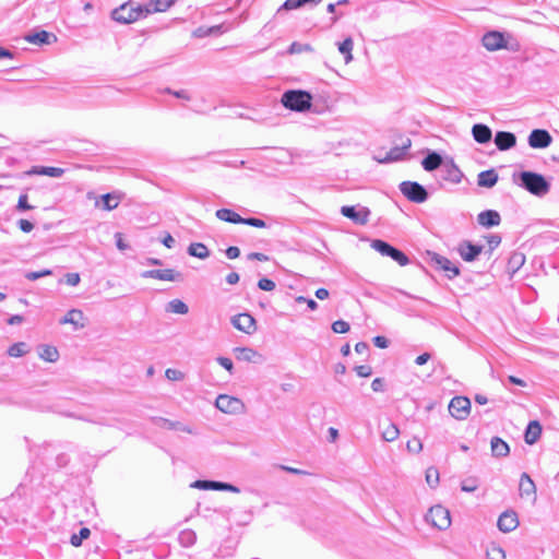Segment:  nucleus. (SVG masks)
<instances>
[{
  "label": "nucleus",
  "mask_w": 559,
  "mask_h": 559,
  "mask_svg": "<svg viewBox=\"0 0 559 559\" xmlns=\"http://www.w3.org/2000/svg\"><path fill=\"white\" fill-rule=\"evenodd\" d=\"M282 105L296 112H306L312 105V95L305 90H287L282 94Z\"/></svg>",
  "instance_id": "nucleus-1"
},
{
  "label": "nucleus",
  "mask_w": 559,
  "mask_h": 559,
  "mask_svg": "<svg viewBox=\"0 0 559 559\" xmlns=\"http://www.w3.org/2000/svg\"><path fill=\"white\" fill-rule=\"evenodd\" d=\"M519 185L537 197H543L550 190L549 181L542 174L531 170H524L519 174Z\"/></svg>",
  "instance_id": "nucleus-2"
},
{
  "label": "nucleus",
  "mask_w": 559,
  "mask_h": 559,
  "mask_svg": "<svg viewBox=\"0 0 559 559\" xmlns=\"http://www.w3.org/2000/svg\"><path fill=\"white\" fill-rule=\"evenodd\" d=\"M147 16V10L133 1L126 2L111 12V19L120 24H130Z\"/></svg>",
  "instance_id": "nucleus-3"
},
{
  "label": "nucleus",
  "mask_w": 559,
  "mask_h": 559,
  "mask_svg": "<svg viewBox=\"0 0 559 559\" xmlns=\"http://www.w3.org/2000/svg\"><path fill=\"white\" fill-rule=\"evenodd\" d=\"M371 248L383 257H390L401 266H405L409 263L408 257L403 251L393 247L392 245L382 239H373L371 241Z\"/></svg>",
  "instance_id": "nucleus-4"
},
{
  "label": "nucleus",
  "mask_w": 559,
  "mask_h": 559,
  "mask_svg": "<svg viewBox=\"0 0 559 559\" xmlns=\"http://www.w3.org/2000/svg\"><path fill=\"white\" fill-rule=\"evenodd\" d=\"M426 521L433 527L447 530L451 525L450 511L440 504L433 506L426 514Z\"/></svg>",
  "instance_id": "nucleus-5"
},
{
  "label": "nucleus",
  "mask_w": 559,
  "mask_h": 559,
  "mask_svg": "<svg viewBox=\"0 0 559 559\" xmlns=\"http://www.w3.org/2000/svg\"><path fill=\"white\" fill-rule=\"evenodd\" d=\"M400 191L407 200L415 203H423L429 197L426 188L416 181H403L400 185Z\"/></svg>",
  "instance_id": "nucleus-6"
},
{
  "label": "nucleus",
  "mask_w": 559,
  "mask_h": 559,
  "mask_svg": "<svg viewBox=\"0 0 559 559\" xmlns=\"http://www.w3.org/2000/svg\"><path fill=\"white\" fill-rule=\"evenodd\" d=\"M341 214L350 219L354 224L364 226L369 222L370 210L361 204L356 205H343L341 207Z\"/></svg>",
  "instance_id": "nucleus-7"
},
{
  "label": "nucleus",
  "mask_w": 559,
  "mask_h": 559,
  "mask_svg": "<svg viewBox=\"0 0 559 559\" xmlns=\"http://www.w3.org/2000/svg\"><path fill=\"white\" fill-rule=\"evenodd\" d=\"M450 414L459 420H464L471 413V401L466 396H454L449 404Z\"/></svg>",
  "instance_id": "nucleus-8"
},
{
  "label": "nucleus",
  "mask_w": 559,
  "mask_h": 559,
  "mask_svg": "<svg viewBox=\"0 0 559 559\" xmlns=\"http://www.w3.org/2000/svg\"><path fill=\"white\" fill-rule=\"evenodd\" d=\"M412 142L408 138H405L400 145L393 146L389 152L384 154L382 157H378V162L382 164L399 162L404 158L408 148L411 147Z\"/></svg>",
  "instance_id": "nucleus-9"
},
{
  "label": "nucleus",
  "mask_w": 559,
  "mask_h": 559,
  "mask_svg": "<svg viewBox=\"0 0 559 559\" xmlns=\"http://www.w3.org/2000/svg\"><path fill=\"white\" fill-rule=\"evenodd\" d=\"M483 46L489 51L507 48L504 34L499 31L487 32L481 39Z\"/></svg>",
  "instance_id": "nucleus-10"
},
{
  "label": "nucleus",
  "mask_w": 559,
  "mask_h": 559,
  "mask_svg": "<svg viewBox=\"0 0 559 559\" xmlns=\"http://www.w3.org/2000/svg\"><path fill=\"white\" fill-rule=\"evenodd\" d=\"M193 488L202 489V490H218V491H230V492H239L240 489L233 484L217 481V480H207V479H199L192 484Z\"/></svg>",
  "instance_id": "nucleus-11"
},
{
  "label": "nucleus",
  "mask_w": 559,
  "mask_h": 559,
  "mask_svg": "<svg viewBox=\"0 0 559 559\" xmlns=\"http://www.w3.org/2000/svg\"><path fill=\"white\" fill-rule=\"evenodd\" d=\"M431 262L437 269L444 271L447 277L450 280L460 275V267L443 255L433 253L431 257Z\"/></svg>",
  "instance_id": "nucleus-12"
},
{
  "label": "nucleus",
  "mask_w": 559,
  "mask_h": 559,
  "mask_svg": "<svg viewBox=\"0 0 559 559\" xmlns=\"http://www.w3.org/2000/svg\"><path fill=\"white\" fill-rule=\"evenodd\" d=\"M527 142L532 148H546L551 144L552 138L545 129H534L530 133Z\"/></svg>",
  "instance_id": "nucleus-13"
},
{
  "label": "nucleus",
  "mask_w": 559,
  "mask_h": 559,
  "mask_svg": "<svg viewBox=\"0 0 559 559\" xmlns=\"http://www.w3.org/2000/svg\"><path fill=\"white\" fill-rule=\"evenodd\" d=\"M483 251V246L474 245L469 240H462L457 245V252L460 257L466 262L475 261Z\"/></svg>",
  "instance_id": "nucleus-14"
},
{
  "label": "nucleus",
  "mask_w": 559,
  "mask_h": 559,
  "mask_svg": "<svg viewBox=\"0 0 559 559\" xmlns=\"http://www.w3.org/2000/svg\"><path fill=\"white\" fill-rule=\"evenodd\" d=\"M215 406L223 413L234 414L241 409L242 403L237 397L221 394L215 401Z\"/></svg>",
  "instance_id": "nucleus-15"
},
{
  "label": "nucleus",
  "mask_w": 559,
  "mask_h": 559,
  "mask_svg": "<svg viewBox=\"0 0 559 559\" xmlns=\"http://www.w3.org/2000/svg\"><path fill=\"white\" fill-rule=\"evenodd\" d=\"M231 324L237 330L247 334H252L257 330L255 319L249 313H239L234 316L231 318Z\"/></svg>",
  "instance_id": "nucleus-16"
},
{
  "label": "nucleus",
  "mask_w": 559,
  "mask_h": 559,
  "mask_svg": "<svg viewBox=\"0 0 559 559\" xmlns=\"http://www.w3.org/2000/svg\"><path fill=\"white\" fill-rule=\"evenodd\" d=\"M498 528L503 533H510L519 526V518L515 511H504L498 519Z\"/></svg>",
  "instance_id": "nucleus-17"
},
{
  "label": "nucleus",
  "mask_w": 559,
  "mask_h": 559,
  "mask_svg": "<svg viewBox=\"0 0 559 559\" xmlns=\"http://www.w3.org/2000/svg\"><path fill=\"white\" fill-rule=\"evenodd\" d=\"M493 142L498 150L500 151H508L515 146L516 144V136L512 132L508 131H498L495 134Z\"/></svg>",
  "instance_id": "nucleus-18"
},
{
  "label": "nucleus",
  "mask_w": 559,
  "mask_h": 559,
  "mask_svg": "<svg viewBox=\"0 0 559 559\" xmlns=\"http://www.w3.org/2000/svg\"><path fill=\"white\" fill-rule=\"evenodd\" d=\"M25 39L31 44L43 46L57 41V36L46 31H39L27 34Z\"/></svg>",
  "instance_id": "nucleus-19"
},
{
  "label": "nucleus",
  "mask_w": 559,
  "mask_h": 559,
  "mask_svg": "<svg viewBox=\"0 0 559 559\" xmlns=\"http://www.w3.org/2000/svg\"><path fill=\"white\" fill-rule=\"evenodd\" d=\"M152 421L155 426H157L159 428H164V429H168V430H179V431L187 432V433H193V430L189 426L183 425L180 421H173V420H169V419L163 418V417H153Z\"/></svg>",
  "instance_id": "nucleus-20"
},
{
  "label": "nucleus",
  "mask_w": 559,
  "mask_h": 559,
  "mask_svg": "<svg viewBox=\"0 0 559 559\" xmlns=\"http://www.w3.org/2000/svg\"><path fill=\"white\" fill-rule=\"evenodd\" d=\"M477 222L483 227L491 228L500 224L501 216L495 210H486L478 214Z\"/></svg>",
  "instance_id": "nucleus-21"
},
{
  "label": "nucleus",
  "mask_w": 559,
  "mask_h": 559,
  "mask_svg": "<svg viewBox=\"0 0 559 559\" xmlns=\"http://www.w3.org/2000/svg\"><path fill=\"white\" fill-rule=\"evenodd\" d=\"M84 316L83 312L79 309H71L69 310L63 318L60 319V324H72L73 330L78 331L84 328V323L81 321L83 320Z\"/></svg>",
  "instance_id": "nucleus-22"
},
{
  "label": "nucleus",
  "mask_w": 559,
  "mask_h": 559,
  "mask_svg": "<svg viewBox=\"0 0 559 559\" xmlns=\"http://www.w3.org/2000/svg\"><path fill=\"white\" fill-rule=\"evenodd\" d=\"M472 134L477 143H488L492 138L491 129L484 123H475L472 128Z\"/></svg>",
  "instance_id": "nucleus-23"
},
{
  "label": "nucleus",
  "mask_w": 559,
  "mask_h": 559,
  "mask_svg": "<svg viewBox=\"0 0 559 559\" xmlns=\"http://www.w3.org/2000/svg\"><path fill=\"white\" fill-rule=\"evenodd\" d=\"M142 276L145 278H156L160 281L174 282L176 281L178 274H176L171 269H158L145 271L143 272Z\"/></svg>",
  "instance_id": "nucleus-24"
},
{
  "label": "nucleus",
  "mask_w": 559,
  "mask_h": 559,
  "mask_svg": "<svg viewBox=\"0 0 559 559\" xmlns=\"http://www.w3.org/2000/svg\"><path fill=\"white\" fill-rule=\"evenodd\" d=\"M442 156L435 151H429L421 160V166L426 171H433L442 165Z\"/></svg>",
  "instance_id": "nucleus-25"
},
{
  "label": "nucleus",
  "mask_w": 559,
  "mask_h": 559,
  "mask_svg": "<svg viewBox=\"0 0 559 559\" xmlns=\"http://www.w3.org/2000/svg\"><path fill=\"white\" fill-rule=\"evenodd\" d=\"M121 197L116 192L105 193L96 201V206H102L105 211H112L118 207Z\"/></svg>",
  "instance_id": "nucleus-26"
},
{
  "label": "nucleus",
  "mask_w": 559,
  "mask_h": 559,
  "mask_svg": "<svg viewBox=\"0 0 559 559\" xmlns=\"http://www.w3.org/2000/svg\"><path fill=\"white\" fill-rule=\"evenodd\" d=\"M542 435V425L537 420H532L528 423L525 432L524 440L527 444H534Z\"/></svg>",
  "instance_id": "nucleus-27"
},
{
  "label": "nucleus",
  "mask_w": 559,
  "mask_h": 559,
  "mask_svg": "<svg viewBox=\"0 0 559 559\" xmlns=\"http://www.w3.org/2000/svg\"><path fill=\"white\" fill-rule=\"evenodd\" d=\"M490 448L495 457H504L510 453L509 444L499 437L491 438Z\"/></svg>",
  "instance_id": "nucleus-28"
},
{
  "label": "nucleus",
  "mask_w": 559,
  "mask_h": 559,
  "mask_svg": "<svg viewBox=\"0 0 559 559\" xmlns=\"http://www.w3.org/2000/svg\"><path fill=\"white\" fill-rule=\"evenodd\" d=\"M64 174V169L59 167H49V166H34L28 175H41L48 176L52 178H60Z\"/></svg>",
  "instance_id": "nucleus-29"
},
{
  "label": "nucleus",
  "mask_w": 559,
  "mask_h": 559,
  "mask_svg": "<svg viewBox=\"0 0 559 559\" xmlns=\"http://www.w3.org/2000/svg\"><path fill=\"white\" fill-rule=\"evenodd\" d=\"M498 178L495 169L484 170L478 174L477 183L479 187L492 188L498 182Z\"/></svg>",
  "instance_id": "nucleus-30"
},
{
  "label": "nucleus",
  "mask_w": 559,
  "mask_h": 559,
  "mask_svg": "<svg viewBox=\"0 0 559 559\" xmlns=\"http://www.w3.org/2000/svg\"><path fill=\"white\" fill-rule=\"evenodd\" d=\"M177 0H151L147 4L143 5L147 10V15L155 12H165L171 5L176 3Z\"/></svg>",
  "instance_id": "nucleus-31"
},
{
  "label": "nucleus",
  "mask_w": 559,
  "mask_h": 559,
  "mask_svg": "<svg viewBox=\"0 0 559 559\" xmlns=\"http://www.w3.org/2000/svg\"><path fill=\"white\" fill-rule=\"evenodd\" d=\"M400 430L397 426L391 421H386L381 426V437L386 442H393L397 439Z\"/></svg>",
  "instance_id": "nucleus-32"
},
{
  "label": "nucleus",
  "mask_w": 559,
  "mask_h": 559,
  "mask_svg": "<svg viewBox=\"0 0 559 559\" xmlns=\"http://www.w3.org/2000/svg\"><path fill=\"white\" fill-rule=\"evenodd\" d=\"M216 217L221 221L231 223V224H241L242 217L230 209H219L215 213Z\"/></svg>",
  "instance_id": "nucleus-33"
},
{
  "label": "nucleus",
  "mask_w": 559,
  "mask_h": 559,
  "mask_svg": "<svg viewBox=\"0 0 559 559\" xmlns=\"http://www.w3.org/2000/svg\"><path fill=\"white\" fill-rule=\"evenodd\" d=\"M519 490L521 496H530L535 493L536 487L528 474L523 473L521 475Z\"/></svg>",
  "instance_id": "nucleus-34"
},
{
  "label": "nucleus",
  "mask_w": 559,
  "mask_h": 559,
  "mask_svg": "<svg viewBox=\"0 0 559 559\" xmlns=\"http://www.w3.org/2000/svg\"><path fill=\"white\" fill-rule=\"evenodd\" d=\"M187 251L191 257L199 258L201 260H204L210 257V250L202 242L190 243Z\"/></svg>",
  "instance_id": "nucleus-35"
},
{
  "label": "nucleus",
  "mask_w": 559,
  "mask_h": 559,
  "mask_svg": "<svg viewBox=\"0 0 559 559\" xmlns=\"http://www.w3.org/2000/svg\"><path fill=\"white\" fill-rule=\"evenodd\" d=\"M38 355L41 359L55 362L59 358V352L55 346L51 345H41L38 348Z\"/></svg>",
  "instance_id": "nucleus-36"
},
{
  "label": "nucleus",
  "mask_w": 559,
  "mask_h": 559,
  "mask_svg": "<svg viewBox=\"0 0 559 559\" xmlns=\"http://www.w3.org/2000/svg\"><path fill=\"white\" fill-rule=\"evenodd\" d=\"M354 41L352 37L345 38L342 43H338V51L344 56L345 62L348 63L353 60L352 50Z\"/></svg>",
  "instance_id": "nucleus-37"
},
{
  "label": "nucleus",
  "mask_w": 559,
  "mask_h": 559,
  "mask_svg": "<svg viewBox=\"0 0 559 559\" xmlns=\"http://www.w3.org/2000/svg\"><path fill=\"white\" fill-rule=\"evenodd\" d=\"M166 311L177 314H187L189 311L188 306L180 299H173L166 306Z\"/></svg>",
  "instance_id": "nucleus-38"
},
{
  "label": "nucleus",
  "mask_w": 559,
  "mask_h": 559,
  "mask_svg": "<svg viewBox=\"0 0 559 559\" xmlns=\"http://www.w3.org/2000/svg\"><path fill=\"white\" fill-rule=\"evenodd\" d=\"M197 540V534L192 530H183L179 533L178 542L183 547H191Z\"/></svg>",
  "instance_id": "nucleus-39"
},
{
  "label": "nucleus",
  "mask_w": 559,
  "mask_h": 559,
  "mask_svg": "<svg viewBox=\"0 0 559 559\" xmlns=\"http://www.w3.org/2000/svg\"><path fill=\"white\" fill-rule=\"evenodd\" d=\"M234 353L238 360L242 361H252L255 356H258L257 350L249 347H235Z\"/></svg>",
  "instance_id": "nucleus-40"
},
{
  "label": "nucleus",
  "mask_w": 559,
  "mask_h": 559,
  "mask_svg": "<svg viewBox=\"0 0 559 559\" xmlns=\"http://www.w3.org/2000/svg\"><path fill=\"white\" fill-rule=\"evenodd\" d=\"M447 175L443 177L453 183H460L463 177L462 171L452 163L445 168Z\"/></svg>",
  "instance_id": "nucleus-41"
},
{
  "label": "nucleus",
  "mask_w": 559,
  "mask_h": 559,
  "mask_svg": "<svg viewBox=\"0 0 559 559\" xmlns=\"http://www.w3.org/2000/svg\"><path fill=\"white\" fill-rule=\"evenodd\" d=\"M322 0H286L282 7L280 8V10H294V9H298L305 4H308V3H312V4H318L320 3Z\"/></svg>",
  "instance_id": "nucleus-42"
},
{
  "label": "nucleus",
  "mask_w": 559,
  "mask_h": 559,
  "mask_svg": "<svg viewBox=\"0 0 559 559\" xmlns=\"http://www.w3.org/2000/svg\"><path fill=\"white\" fill-rule=\"evenodd\" d=\"M91 535V531L87 527H82L78 534H73L70 538L71 545L79 547L82 545L84 539H87Z\"/></svg>",
  "instance_id": "nucleus-43"
},
{
  "label": "nucleus",
  "mask_w": 559,
  "mask_h": 559,
  "mask_svg": "<svg viewBox=\"0 0 559 559\" xmlns=\"http://www.w3.org/2000/svg\"><path fill=\"white\" fill-rule=\"evenodd\" d=\"M158 93H163V94H169V95H173L179 99H183V100H190L191 99V95L190 93L187 91V90H179V91H175L170 87H165V88H159L158 90Z\"/></svg>",
  "instance_id": "nucleus-44"
},
{
  "label": "nucleus",
  "mask_w": 559,
  "mask_h": 559,
  "mask_svg": "<svg viewBox=\"0 0 559 559\" xmlns=\"http://www.w3.org/2000/svg\"><path fill=\"white\" fill-rule=\"evenodd\" d=\"M33 209L34 206L28 203V195L26 193L20 194L17 204L15 205V211L19 213H23L26 211H31Z\"/></svg>",
  "instance_id": "nucleus-45"
},
{
  "label": "nucleus",
  "mask_w": 559,
  "mask_h": 559,
  "mask_svg": "<svg viewBox=\"0 0 559 559\" xmlns=\"http://www.w3.org/2000/svg\"><path fill=\"white\" fill-rule=\"evenodd\" d=\"M8 354L11 357H22L24 354H26V344L20 342L11 345L8 349Z\"/></svg>",
  "instance_id": "nucleus-46"
},
{
  "label": "nucleus",
  "mask_w": 559,
  "mask_h": 559,
  "mask_svg": "<svg viewBox=\"0 0 559 559\" xmlns=\"http://www.w3.org/2000/svg\"><path fill=\"white\" fill-rule=\"evenodd\" d=\"M426 481L429 487L435 488L439 484V472L435 467H429L426 472Z\"/></svg>",
  "instance_id": "nucleus-47"
},
{
  "label": "nucleus",
  "mask_w": 559,
  "mask_h": 559,
  "mask_svg": "<svg viewBox=\"0 0 559 559\" xmlns=\"http://www.w3.org/2000/svg\"><path fill=\"white\" fill-rule=\"evenodd\" d=\"M487 559H506L504 550L493 545L487 549Z\"/></svg>",
  "instance_id": "nucleus-48"
},
{
  "label": "nucleus",
  "mask_w": 559,
  "mask_h": 559,
  "mask_svg": "<svg viewBox=\"0 0 559 559\" xmlns=\"http://www.w3.org/2000/svg\"><path fill=\"white\" fill-rule=\"evenodd\" d=\"M52 274V271L49 269H45L41 271H31L25 274V278L28 281H36L45 276H49Z\"/></svg>",
  "instance_id": "nucleus-49"
},
{
  "label": "nucleus",
  "mask_w": 559,
  "mask_h": 559,
  "mask_svg": "<svg viewBox=\"0 0 559 559\" xmlns=\"http://www.w3.org/2000/svg\"><path fill=\"white\" fill-rule=\"evenodd\" d=\"M334 333L343 334L349 331V324L344 320H336L332 323Z\"/></svg>",
  "instance_id": "nucleus-50"
},
{
  "label": "nucleus",
  "mask_w": 559,
  "mask_h": 559,
  "mask_svg": "<svg viewBox=\"0 0 559 559\" xmlns=\"http://www.w3.org/2000/svg\"><path fill=\"white\" fill-rule=\"evenodd\" d=\"M245 225H249L257 228H264L266 226V223L263 219L257 218V217H242V223Z\"/></svg>",
  "instance_id": "nucleus-51"
},
{
  "label": "nucleus",
  "mask_w": 559,
  "mask_h": 559,
  "mask_svg": "<svg viewBox=\"0 0 559 559\" xmlns=\"http://www.w3.org/2000/svg\"><path fill=\"white\" fill-rule=\"evenodd\" d=\"M406 448L412 453H419L423 450V443L415 437L407 442Z\"/></svg>",
  "instance_id": "nucleus-52"
},
{
  "label": "nucleus",
  "mask_w": 559,
  "mask_h": 559,
  "mask_svg": "<svg viewBox=\"0 0 559 559\" xmlns=\"http://www.w3.org/2000/svg\"><path fill=\"white\" fill-rule=\"evenodd\" d=\"M478 485L476 479H465L461 484V489L465 492H474L477 489Z\"/></svg>",
  "instance_id": "nucleus-53"
},
{
  "label": "nucleus",
  "mask_w": 559,
  "mask_h": 559,
  "mask_svg": "<svg viewBox=\"0 0 559 559\" xmlns=\"http://www.w3.org/2000/svg\"><path fill=\"white\" fill-rule=\"evenodd\" d=\"M275 286L276 285H275L274 281L266 278V277H263V278L259 280V282H258V287L265 292H272L275 288Z\"/></svg>",
  "instance_id": "nucleus-54"
},
{
  "label": "nucleus",
  "mask_w": 559,
  "mask_h": 559,
  "mask_svg": "<svg viewBox=\"0 0 559 559\" xmlns=\"http://www.w3.org/2000/svg\"><path fill=\"white\" fill-rule=\"evenodd\" d=\"M165 376L168 380L179 381L183 379V373L180 370L168 368L165 371Z\"/></svg>",
  "instance_id": "nucleus-55"
},
{
  "label": "nucleus",
  "mask_w": 559,
  "mask_h": 559,
  "mask_svg": "<svg viewBox=\"0 0 559 559\" xmlns=\"http://www.w3.org/2000/svg\"><path fill=\"white\" fill-rule=\"evenodd\" d=\"M216 361L224 368L226 369L230 374L233 373V370H234V362L230 358H227V357H223V356H219L216 358Z\"/></svg>",
  "instance_id": "nucleus-56"
},
{
  "label": "nucleus",
  "mask_w": 559,
  "mask_h": 559,
  "mask_svg": "<svg viewBox=\"0 0 559 559\" xmlns=\"http://www.w3.org/2000/svg\"><path fill=\"white\" fill-rule=\"evenodd\" d=\"M356 373L361 378L370 377L372 373V369L369 365H360L355 367Z\"/></svg>",
  "instance_id": "nucleus-57"
},
{
  "label": "nucleus",
  "mask_w": 559,
  "mask_h": 559,
  "mask_svg": "<svg viewBox=\"0 0 559 559\" xmlns=\"http://www.w3.org/2000/svg\"><path fill=\"white\" fill-rule=\"evenodd\" d=\"M229 25L226 23H221L218 25L210 26L209 29H211V36L212 35H221L226 33L229 29Z\"/></svg>",
  "instance_id": "nucleus-58"
},
{
  "label": "nucleus",
  "mask_w": 559,
  "mask_h": 559,
  "mask_svg": "<svg viewBox=\"0 0 559 559\" xmlns=\"http://www.w3.org/2000/svg\"><path fill=\"white\" fill-rule=\"evenodd\" d=\"M308 49H310V47L308 45H302L300 43L294 41L288 47V52L293 55V53H299L302 50H308Z\"/></svg>",
  "instance_id": "nucleus-59"
},
{
  "label": "nucleus",
  "mask_w": 559,
  "mask_h": 559,
  "mask_svg": "<svg viewBox=\"0 0 559 559\" xmlns=\"http://www.w3.org/2000/svg\"><path fill=\"white\" fill-rule=\"evenodd\" d=\"M64 280L69 286H76L81 281L79 273H67Z\"/></svg>",
  "instance_id": "nucleus-60"
},
{
  "label": "nucleus",
  "mask_w": 559,
  "mask_h": 559,
  "mask_svg": "<svg viewBox=\"0 0 559 559\" xmlns=\"http://www.w3.org/2000/svg\"><path fill=\"white\" fill-rule=\"evenodd\" d=\"M17 226L23 233H31L34 229V224L24 218L17 222Z\"/></svg>",
  "instance_id": "nucleus-61"
},
{
  "label": "nucleus",
  "mask_w": 559,
  "mask_h": 559,
  "mask_svg": "<svg viewBox=\"0 0 559 559\" xmlns=\"http://www.w3.org/2000/svg\"><path fill=\"white\" fill-rule=\"evenodd\" d=\"M372 342L378 348H386L389 347V340L385 336L377 335L372 338Z\"/></svg>",
  "instance_id": "nucleus-62"
},
{
  "label": "nucleus",
  "mask_w": 559,
  "mask_h": 559,
  "mask_svg": "<svg viewBox=\"0 0 559 559\" xmlns=\"http://www.w3.org/2000/svg\"><path fill=\"white\" fill-rule=\"evenodd\" d=\"M487 241L489 245V250L492 251L500 245L501 237L499 235L493 234L487 237Z\"/></svg>",
  "instance_id": "nucleus-63"
},
{
  "label": "nucleus",
  "mask_w": 559,
  "mask_h": 559,
  "mask_svg": "<svg viewBox=\"0 0 559 559\" xmlns=\"http://www.w3.org/2000/svg\"><path fill=\"white\" fill-rule=\"evenodd\" d=\"M193 36L197 38L211 36V29L207 26H200L193 32Z\"/></svg>",
  "instance_id": "nucleus-64"
}]
</instances>
